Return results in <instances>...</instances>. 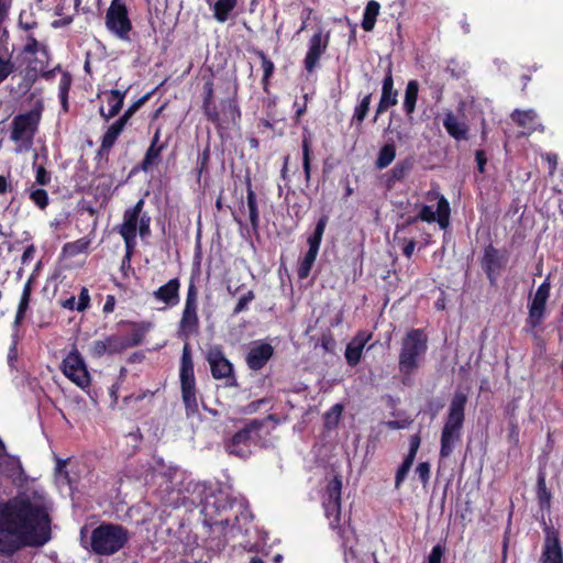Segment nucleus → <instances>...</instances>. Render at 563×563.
Returning <instances> with one entry per match:
<instances>
[{
	"instance_id": "25",
	"label": "nucleus",
	"mask_w": 563,
	"mask_h": 563,
	"mask_svg": "<svg viewBox=\"0 0 563 563\" xmlns=\"http://www.w3.org/2000/svg\"><path fill=\"white\" fill-rule=\"evenodd\" d=\"M428 199H438V206H437V219L439 225L441 229H446L449 225V219H450V205L449 201L443 197L440 196L435 191H429L428 192Z\"/></svg>"
},
{
	"instance_id": "20",
	"label": "nucleus",
	"mask_w": 563,
	"mask_h": 563,
	"mask_svg": "<svg viewBox=\"0 0 563 563\" xmlns=\"http://www.w3.org/2000/svg\"><path fill=\"white\" fill-rule=\"evenodd\" d=\"M397 97H398V92H397V90L394 89V80H393L391 71L389 69L387 76L385 77V79L383 81L382 96H380L378 107L376 109V115L374 118L375 121L377 120V117L379 114L384 113L388 108L397 104V102H398Z\"/></svg>"
},
{
	"instance_id": "10",
	"label": "nucleus",
	"mask_w": 563,
	"mask_h": 563,
	"mask_svg": "<svg viewBox=\"0 0 563 563\" xmlns=\"http://www.w3.org/2000/svg\"><path fill=\"white\" fill-rule=\"evenodd\" d=\"M262 427V422L252 420L242 430L238 431L228 444L230 454H234L239 457L249 456L251 454V445L256 442L258 431Z\"/></svg>"
},
{
	"instance_id": "3",
	"label": "nucleus",
	"mask_w": 563,
	"mask_h": 563,
	"mask_svg": "<svg viewBox=\"0 0 563 563\" xmlns=\"http://www.w3.org/2000/svg\"><path fill=\"white\" fill-rule=\"evenodd\" d=\"M130 539L126 528L117 523H101L95 528L90 536L89 547L98 555H112L122 550Z\"/></svg>"
},
{
	"instance_id": "38",
	"label": "nucleus",
	"mask_w": 563,
	"mask_h": 563,
	"mask_svg": "<svg viewBox=\"0 0 563 563\" xmlns=\"http://www.w3.org/2000/svg\"><path fill=\"white\" fill-rule=\"evenodd\" d=\"M157 135L154 137L151 146L146 151L145 157L142 163V169L148 170L158 161L161 154V147H156Z\"/></svg>"
},
{
	"instance_id": "58",
	"label": "nucleus",
	"mask_w": 563,
	"mask_h": 563,
	"mask_svg": "<svg viewBox=\"0 0 563 563\" xmlns=\"http://www.w3.org/2000/svg\"><path fill=\"white\" fill-rule=\"evenodd\" d=\"M542 157L548 162L550 174L553 175L558 165V156L553 153H547Z\"/></svg>"
},
{
	"instance_id": "12",
	"label": "nucleus",
	"mask_w": 563,
	"mask_h": 563,
	"mask_svg": "<svg viewBox=\"0 0 563 563\" xmlns=\"http://www.w3.org/2000/svg\"><path fill=\"white\" fill-rule=\"evenodd\" d=\"M328 223V217L323 216L319 219L314 232L311 236L308 238L309 250L306 253L305 257L299 264L298 276L301 279H305L309 276L312 265L317 258L319 247L321 244L322 235L324 233L325 227Z\"/></svg>"
},
{
	"instance_id": "43",
	"label": "nucleus",
	"mask_w": 563,
	"mask_h": 563,
	"mask_svg": "<svg viewBox=\"0 0 563 563\" xmlns=\"http://www.w3.org/2000/svg\"><path fill=\"white\" fill-rule=\"evenodd\" d=\"M413 461L415 460H411L406 456L405 461L402 462V464L400 465V467L398 468L397 474H396V481H395L396 488H399L400 484L406 478L408 472L410 471V468L413 464Z\"/></svg>"
},
{
	"instance_id": "1",
	"label": "nucleus",
	"mask_w": 563,
	"mask_h": 563,
	"mask_svg": "<svg viewBox=\"0 0 563 563\" xmlns=\"http://www.w3.org/2000/svg\"><path fill=\"white\" fill-rule=\"evenodd\" d=\"M51 503L42 488L27 487L0 504V553L40 548L52 538Z\"/></svg>"
},
{
	"instance_id": "44",
	"label": "nucleus",
	"mask_w": 563,
	"mask_h": 563,
	"mask_svg": "<svg viewBox=\"0 0 563 563\" xmlns=\"http://www.w3.org/2000/svg\"><path fill=\"white\" fill-rule=\"evenodd\" d=\"M205 88V110H206V113L208 114V117L211 119V120H216L218 114L214 112L212 113L210 111V103H211V100H212V96H213V86H212V82L211 81H208L203 86Z\"/></svg>"
},
{
	"instance_id": "52",
	"label": "nucleus",
	"mask_w": 563,
	"mask_h": 563,
	"mask_svg": "<svg viewBox=\"0 0 563 563\" xmlns=\"http://www.w3.org/2000/svg\"><path fill=\"white\" fill-rule=\"evenodd\" d=\"M254 299L253 291H247L245 295H243L234 309V313H240L244 311L247 308V305Z\"/></svg>"
},
{
	"instance_id": "17",
	"label": "nucleus",
	"mask_w": 563,
	"mask_h": 563,
	"mask_svg": "<svg viewBox=\"0 0 563 563\" xmlns=\"http://www.w3.org/2000/svg\"><path fill=\"white\" fill-rule=\"evenodd\" d=\"M506 263L507 256L505 254L499 253V251L492 245L485 249L482 266L490 282L495 280L500 271L505 267Z\"/></svg>"
},
{
	"instance_id": "33",
	"label": "nucleus",
	"mask_w": 563,
	"mask_h": 563,
	"mask_svg": "<svg viewBox=\"0 0 563 563\" xmlns=\"http://www.w3.org/2000/svg\"><path fill=\"white\" fill-rule=\"evenodd\" d=\"M123 128L124 119H119L113 124H111L102 137L101 147L103 150L112 147Z\"/></svg>"
},
{
	"instance_id": "62",
	"label": "nucleus",
	"mask_w": 563,
	"mask_h": 563,
	"mask_svg": "<svg viewBox=\"0 0 563 563\" xmlns=\"http://www.w3.org/2000/svg\"><path fill=\"white\" fill-rule=\"evenodd\" d=\"M114 305H115L114 296H112V295L107 296L106 302L103 305V311L106 313L112 312L114 309Z\"/></svg>"
},
{
	"instance_id": "39",
	"label": "nucleus",
	"mask_w": 563,
	"mask_h": 563,
	"mask_svg": "<svg viewBox=\"0 0 563 563\" xmlns=\"http://www.w3.org/2000/svg\"><path fill=\"white\" fill-rule=\"evenodd\" d=\"M372 93L366 95L354 109L353 120L361 124L369 110Z\"/></svg>"
},
{
	"instance_id": "56",
	"label": "nucleus",
	"mask_w": 563,
	"mask_h": 563,
	"mask_svg": "<svg viewBox=\"0 0 563 563\" xmlns=\"http://www.w3.org/2000/svg\"><path fill=\"white\" fill-rule=\"evenodd\" d=\"M416 473L419 475L421 482L426 484L430 475V465L428 463H420L416 467Z\"/></svg>"
},
{
	"instance_id": "35",
	"label": "nucleus",
	"mask_w": 563,
	"mask_h": 563,
	"mask_svg": "<svg viewBox=\"0 0 563 563\" xmlns=\"http://www.w3.org/2000/svg\"><path fill=\"white\" fill-rule=\"evenodd\" d=\"M341 490H342V481L340 476H334V478L328 484L325 489V499L327 503H336L341 501Z\"/></svg>"
},
{
	"instance_id": "24",
	"label": "nucleus",
	"mask_w": 563,
	"mask_h": 563,
	"mask_svg": "<svg viewBox=\"0 0 563 563\" xmlns=\"http://www.w3.org/2000/svg\"><path fill=\"white\" fill-rule=\"evenodd\" d=\"M443 125L448 133L456 140H466L468 126L460 121L452 112H448L443 120Z\"/></svg>"
},
{
	"instance_id": "55",
	"label": "nucleus",
	"mask_w": 563,
	"mask_h": 563,
	"mask_svg": "<svg viewBox=\"0 0 563 563\" xmlns=\"http://www.w3.org/2000/svg\"><path fill=\"white\" fill-rule=\"evenodd\" d=\"M262 59V68L264 70V80H267L269 76L273 74L274 64L271 59H268L263 53H260Z\"/></svg>"
},
{
	"instance_id": "27",
	"label": "nucleus",
	"mask_w": 563,
	"mask_h": 563,
	"mask_svg": "<svg viewBox=\"0 0 563 563\" xmlns=\"http://www.w3.org/2000/svg\"><path fill=\"white\" fill-rule=\"evenodd\" d=\"M207 2L213 7L214 18L220 23L228 20L229 13L236 5V0H207Z\"/></svg>"
},
{
	"instance_id": "51",
	"label": "nucleus",
	"mask_w": 563,
	"mask_h": 563,
	"mask_svg": "<svg viewBox=\"0 0 563 563\" xmlns=\"http://www.w3.org/2000/svg\"><path fill=\"white\" fill-rule=\"evenodd\" d=\"M538 497L541 504L549 503L550 500V493L547 489L545 479L543 476H540L538 479Z\"/></svg>"
},
{
	"instance_id": "4",
	"label": "nucleus",
	"mask_w": 563,
	"mask_h": 563,
	"mask_svg": "<svg viewBox=\"0 0 563 563\" xmlns=\"http://www.w3.org/2000/svg\"><path fill=\"white\" fill-rule=\"evenodd\" d=\"M428 349V338L420 329L410 330L401 342L399 371L410 375L419 368Z\"/></svg>"
},
{
	"instance_id": "54",
	"label": "nucleus",
	"mask_w": 563,
	"mask_h": 563,
	"mask_svg": "<svg viewBox=\"0 0 563 563\" xmlns=\"http://www.w3.org/2000/svg\"><path fill=\"white\" fill-rule=\"evenodd\" d=\"M443 554L444 548L441 544L434 545L428 556V563H441Z\"/></svg>"
},
{
	"instance_id": "7",
	"label": "nucleus",
	"mask_w": 563,
	"mask_h": 563,
	"mask_svg": "<svg viewBox=\"0 0 563 563\" xmlns=\"http://www.w3.org/2000/svg\"><path fill=\"white\" fill-rule=\"evenodd\" d=\"M199 329L198 317V292L194 284L188 286L185 307L183 310L181 319L179 321V336L188 339L190 335L196 334Z\"/></svg>"
},
{
	"instance_id": "23",
	"label": "nucleus",
	"mask_w": 563,
	"mask_h": 563,
	"mask_svg": "<svg viewBox=\"0 0 563 563\" xmlns=\"http://www.w3.org/2000/svg\"><path fill=\"white\" fill-rule=\"evenodd\" d=\"M0 473L12 478L14 482L20 481L23 475L20 460L5 453L0 457Z\"/></svg>"
},
{
	"instance_id": "53",
	"label": "nucleus",
	"mask_w": 563,
	"mask_h": 563,
	"mask_svg": "<svg viewBox=\"0 0 563 563\" xmlns=\"http://www.w3.org/2000/svg\"><path fill=\"white\" fill-rule=\"evenodd\" d=\"M437 211H434L432 207L423 206L418 218L426 222H434L437 219Z\"/></svg>"
},
{
	"instance_id": "42",
	"label": "nucleus",
	"mask_w": 563,
	"mask_h": 563,
	"mask_svg": "<svg viewBox=\"0 0 563 563\" xmlns=\"http://www.w3.org/2000/svg\"><path fill=\"white\" fill-rule=\"evenodd\" d=\"M310 141L307 137L302 140V166L306 175V179L310 178Z\"/></svg>"
},
{
	"instance_id": "13",
	"label": "nucleus",
	"mask_w": 563,
	"mask_h": 563,
	"mask_svg": "<svg viewBox=\"0 0 563 563\" xmlns=\"http://www.w3.org/2000/svg\"><path fill=\"white\" fill-rule=\"evenodd\" d=\"M128 346H130V343L126 339L118 335H110L102 340L93 341L89 347V351L92 356L101 357L107 353H119L125 350Z\"/></svg>"
},
{
	"instance_id": "59",
	"label": "nucleus",
	"mask_w": 563,
	"mask_h": 563,
	"mask_svg": "<svg viewBox=\"0 0 563 563\" xmlns=\"http://www.w3.org/2000/svg\"><path fill=\"white\" fill-rule=\"evenodd\" d=\"M342 412V406L341 405H334L329 413H327V420L328 423L330 422V419L333 418V423L335 424L338 422V419Z\"/></svg>"
},
{
	"instance_id": "26",
	"label": "nucleus",
	"mask_w": 563,
	"mask_h": 563,
	"mask_svg": "<svg viewBox=\"0 0 563 563\" xmlns=\"http://www.w3.org/2000/svg\"><path fill=\"white\" fill-rule=\"evenodd\" d=\"M124 96H125V92H121L120 90H117V89L111 90L110 96L108 98L109 109L106 112L104 108L101 107L100 114L106 120H109V119L115 117L123 106Z\"/></svg>"
},
{
	"instance_id": "63",
	"label": "nucleus",
	"mask_w": 563,
	"mask_h": 563,
	"mask_svg": "<svg viewBox=\"0 0 563 563\" xmlns=\"http://www.w3.org/2000/svg\"><path fill=\"white\" fill-rule=\"evenodd\" d=\"M321 345L325 351H331L334 345V341L330 335H323L321 339Z\"/></svg>"
},
{
	"instance_id": "28",
	"label": "nucleus",
	"mask_w": 563,
	"mask_h": 563,
	"mask_svg": "<svg viewBox=\"0 0 563 563\" xmlns=\"http://www.w3.org/2000/svg\"><path fill=\"white\" fill-rule=\"evenodd\" d=\"M180 382H181V384L195 383L194 363L191 360L188 344H185L184 350H183L181 365H180Z\"/></svg>"
},
{
	"instance_id": "49",
	"label": "nucleus",
	"mask_w": 563,
	"mask_h": 563,
	"mask_svg": "<svg viewBox=\"0 0 563 563\" xmlns=\"http://www.w3.org/2000/svg\"><path fill=\"white\" fill-rule=\"evenodd\" d=\"M31 199L41 209H44L48 202L47 192L43 189L33 190L31 192Z\"/></svg>"
},
{
	"instance_id": "50",
	"label": "nucleus",
	"mask_w": 563,
	"mask_h": 563,
	"mask_svg": "<svg viewBox=\"0 0 563 563\" xmlns=\"http://www.w3.org/2000/svg\"><path fill=\"white\" fill-rule=\"evenodd\" d=\"M89 302H90L89 291L86 287H82L80 290L79 297L77 299L76 310L79 312L86 310L89 306Z\"/></svg>"
},
{
	"instance_id": "8",
	"label": "nucleus",
	"mask_w": 563,
	"mask_h": 563,
	"mask_svg": "<svg viewBox=\"0 0 563 563\" xmlns=\"http://www.w3.org/2000/svg\"><path fill=\"white\" fill-rule=\"evenodd\" d=\"M106 26L121 40H129L132 23L128 16L125 4L121 0H112L106 14Z\"/></svg>"
},
{
	"instance_id": "40",
	"label": "nucleus",
	"mask_w": 563,
	"mask_h": 563,
	"mask_svg": "<svg viewBox=\"0 0 563 563\" xmlns=\"http://www.w3.org/2000/svg\"><path fill=\"white\" fill-rule=\"evenodd\" d=\"M247 207L250 210V221L254 229L258 227V211H257V203H256V197L254 191L249 188L247 190Z\"/></svg>"
},
{
	"instance_id": "14",
	"label": "nucleus",
	"mask_w": 563,
	"mask_h": 563,
	"mask_svg": "<svg viewBox=\"0 0 563 563\" xmlns=\"http://www.w3.org/2000/svg\"><path fill=\"white\" fill-rule=\"evenodd\" d=\"M329 44V34L323 35L322 31L316 32L309 41V49L305 57V67L311 73L321 55L325 52Z\"/></svg>"
},
{
	"instance_id": "64",
	"label": "nucleus",
	"mask_w": 563,
	"mask_h": 563,
	"mask_svg": "<svg viewBox=\"0 0 563 563\" xmlns=\"http://www.w3.org/2000/svg\"><path fill=\"white\" fill-rule=\"evenodd\" d=\"M62 305L66 309L76 310L77 299L74 296H71L68 299L64 300Z\"/></svg>"
},
{
	"instance_id": "19",
	"label": "nucleus",
	"mask_w": 563,
	"mask_h": 563,
	"mask_svg": "<svg viewBox=\"0 0 563 563\" xmlns=\"http://www.w3.org/2000/svg\"><path fill=\"white\" fill-rule=\"evenodd\" d=\"M179 279L173 278L153 292V298L164 305L159 308L161 310L176 306L179 302Z\"/></svg>"
},
{
	"instance_id": "60",
	"label": "nucleus",
	"mask_w": 563,
	"mask_h": 563,
	"mask_svg": "<svg viewBox=\"0 0 563 563\" xmlns=\"http://www.w3.org/2000/svg\"><path fill=\"white\" fill-rule=\"evenodd\" d=\"M36 180L41 185H46L49 180V175L44 167H38L36 170Z\"/></svg>"
},
{
	"instance_id": "11",
	"label": "nucleus",
	"mask_w": 563,
	"mask_h": 563,
	"mask_svg": "<svg viewBox=\"0 0 563 563\" xmlns=\"http://www.w3.org/2000/svg\"><path fill=\"white\" fill-rule=\"evenodd\" d=\"M207 361L214 379H225L227 386H236L233 364L225 357L220 346L208 350Z\"/></svg>"
},
{
	"instance_id": "15",
	"label": "nucleus",
	"mask_w": 563,
	"mask_h": 563,
	"mask_svg": "<svg viewBox=\"0 0 563 563\" xmlns=\"http://www.w3.org/2000/svg\"><path fill=\"white\" fill-rule=\"evenodd\" d=\"M549 296L550 283L545 280L537 289L529 306V322L532 327H537L541 322Z\"/></svg>"
},
{
	"instance_id": "5",
	"label": "nucleus",
	"mask_w": 563,
	"mask_h": 563,
	"mask_svg": "<svg viewBox=\"0 0 563 563\" xmlns=\"http://www.w3.org/2000/svg\"><path fill=\"white\" fill-rule=\"evenodd\" d=\"M40 120L41 109H32L13 118L10 140L16 144V153L29 152L32 148Z\"/></svg>"
},
{
	"instance_id": "9",
	"label": "nucleus",
	"mask_w": 563,
	"mask_h": 563,
	"mask_svg": "<svg viewBox=\"0 0 563 563\" xmlns=\"http://www.w3.org/2000/svg\"><path fill=\"white\" fill-rule=\"evenodd\" d=\"M63 374L81 389L89 387L90 374L77 349L71 350L62 362Z\"/></svg>"
},
{
	"instance_id": "21",
	"label": "nucleus",
	"mask_w": 563,
	"mask_h": 563,
	"mask_svg": "<svg viewBox=\"0 0 563 563\" xmlns=\"http://www.w3.org/2000/svg\"><path fill=\"white\" fill-rule=\"evenodd\" d=\"M368 339L369 334L360 332L351 340L345 350V358L349 365L355 366L360 362Z\"/></svg>"
},
{
	"instance_id": "57",
	"label": "nucleus",
	"mask_w": 563,
	"mask_h": 563,
	"mask_svg": "<svg viewBox=\"0 0 563 563\" xmlns=\"http://www.w3.org/2000/svg\"><path fill=\"white\" fill-rule=\"evenodd\" d=\"M419 446H420V437L418 434H415L410 438V449L407 454V457L415 460Z\"/></svg>"
},
{
	"instance_id": "6",
	"label": "nucleus",
	"mask_w": 563,
	"mask_h": 563,
	"mask_svg": "<svg viewBox=\"0 0 563 563\" xmlns=\"http://www.w3.org/2000/svg\"><path fill=\"white\" fill-rule=\"evenodd\" d=\"M144 201L140 199L133 208L125 210L123 222L119 229V233L125 243L128 258L131 256L135 246L136 232L139 231L142 238L150 234L151 218L146 214L141 216Z\"/></svg>"
},
{
	"instance_id": "41",
	"label": "nucleus",
	"mask_w": 563,
	"mask_h": 563,
	"mask_svg": "<svg viewBox=\"0 0 563 563\" xmlns=\"http://www.w3.org/2000/svg\"><path fill=\"white\" fill-rule=\"evenodd\" d=\"M411 167V164L409 162H402L397 164L391 170H390V178L389 181H399L405 178V176L408 174L409 169Z\"/></svg>"
},
{
	"instance_id": "31",
	"label": "nucleus",
	"mask_w": 563,
	"mask_h": 563,
	"mask_svg": "<svg viewBox=\"0 0 563 563\" xmlns=\"http://www.w3.org/2000/svg\"><path fill=\"white\" fill-rule=\"evenodd\" d=\"M419 84L416 80H410L407 84L404 99V109L407 114L415 111L416 102L418 99Z\"/></svg>"
},
{
	"instance_id": "22",
	"label": "nucleus",
	"mask_w": 563,
	"mask_h": 563,
	"mask_svg": "<svg viewBox=\"0 0 563 563\" xmlns=\"http://www.w3.org/2000/svg\"><path fill=\"white\" fill-rule=\"evenodd\" d=\"M511 119L521 128L526 129L528 133L540 129L543 131V126L538 121V114L534 110H515L511 113Z\"/></svg>"
},
{
	"instance_id": "32",
	"label": "nucleus",
	"mask_w": 563,
	"mask_h": 563,
	"mask_svg": "<svg viewBox=\"0 0 563 563\" xmlns=\"http://www.w3.org/2000/svg\"><path fill=\"white\" fill-rule=\"evenodd\" d=\"M396 157V146L394 143L385 144L378 152L375 165L378 169L389 166Z\"/></svg>"
},
{
	"instance_id": "48",
	"label": "nucleus",
	"mask_w": 563,
	"mask_h": 563,
	"mask_svg": "<svg viewBox=\"0 0 563 563\" xmlns=\"http://www.w3.org/2000/svg\"><path fill=\"white\" fill-rule=\"evenodd\" d=\"M70 76L67 74H64L59 81V97L64 107H66L67 103V95L70 87Z\"/></svg>"
},
{
	"instance_id": "34",
	"label": "nucleus",
	"mask_w": 563,
	"mask_h": 563,
	"mask_svg": "<svg viewBox=\"0 0 563 563\" xmlns=\"http://www.w3.org/2000/svg\"><path fill=\"white\" fill-rule=\"evenodd\" d=\"M30 296H31V280L26 282V284L23 287V291L21 295L20 303L18 307V311L14 319V324L19 325L24 318L25 311L29 307L30 302Z\"/></svg>"
},
{
	"instance_id": "46",
	"label": "nucleus",
	"mask_w": 563,
	"mask_h": 563,
	"mask_svg": "<svg viewBox=\"0 0 563 563\" xmlns=\"http://www.w3.org/2000/svg\"><path fill=\"white\" fill-rule=\"evenodd\" d=\"M25 46H24V52L27 53V54H36L38 51L41 49H44V45H42L40 42H37V40L32 35V34H27L25 36Z\"/></svg>"
},
{
	"instance_id": "16",
	"label": "nucleus",
	"mask_w": 563,
	"mask_h": 563,
	"mask_svg": "<svg viewBox=\"0 0 563 563\" xmlns=\"http://www.w3.org/2000/svg\"><path fill=\"white\" fill-rule=\"evenodd\" d=\"M541 563H563V551L558 534L551 530H545L543 550L540 558Z\"/></svg>"
},
{
	"instance_id": "37",
	"label": "nucleus",
	"mask_w": 563,
	"mask_h": 563,
	"mask_svg": "<svg viewBox=\"0 0 563 563\" xmlns=\"http://www.w3.org/2000/svg\"><path fill=\"white\" fill-rule=\"evenodd\" d=\"M325 516L330 521V526L332 528H336L340 525V515H341V501L336 503H327L323 501Z\"/></svg>"
},
{
	"instance_id": "36",
	"label": "nucleus",
	"mask_w": 563,
	"mask_h": 563,
	"mask_svg": "<svg viewBox=\"0 0 563 563\" xmlns=\"http://www.w3.org/2000/svg\"><path fill=\"white\" fill-rule=\"evenodd\" d=\"M38 25L34 13L31 10H22L19 14L18 26L23 31H32Z\"/></svg>"
},
{
	"instance_id": "47",
	"label": "nucleus",
	"mask_w": 563,
	"mask_h": 563,
	"mask_svg": "<svg viewBox=\"0 0 563 563\" xmlns=\"http://www.w3.org/2000/svg\"><path fill=\"white\" fill-rule=\"evenodd\" d=\"M14 70V64L10 58H3L0 56V84L8 78Z\"/></svg>"
},
{
	"instance_id": "45",
	"label": "nucleus",
	"mask_w": 563,
	"mask_h": 563,
	"mask_svg": "<svg viewBox=\"0 0 563 563\" xmlns=\"http://www.w3.org/2000/svg\"><path fill=\"white\" fill-rule=\"evenodd\" d=\"M89 244H90V240L84 238V239L77 240L74 243L67 244L65 246V249L69 254L75 255V254L85 252L88 249Z\"/></svg>"
},
{
	"instance_id": "2",
	"label": "nucleus",
	"mask_w": 563,
	"mask_h": 563,
	"mask_svg": "<svg viewBox=\"0 0 563 563\" xmlns=\"http://www.w3.org/2000/svg\"><path fill=\"white\" fill-rule=\"evenodd\" d=\"M466 400L467 398L463 393H456L450 402L448 417L441 433L440 456L443 459L449 457L461 442Z\"/></svg>"
},
{
	"instance_id": "61",
	"label": "nucleus",
	"mask_w": 563,
	"mask_h": 563,
	"mask_svg": "<svg viewBox=\"0 0 563 563\" xmlns=\"http://www.w3.org/2000/svg\"><path fill=\"white\" fill-rule=\"evenodd\" d=\"M476 162H477L478 170L481 173H483L485 169V164H486V156L483 151H476Z\"/></svg>"
},
{
	"instance_id": "18",
	"label": "nucleus",
	"mask_w": 563,
	"mask_h": 563,
	"mask_svg": "<svg viewBox=\"0 0 563 563\" xmlns=\"http://www.w3.org/2000/svg\"><path fill=\"white\" fill-rule=\"evenodd\" d=\"M273 352L274 349L269 343L254 342L246 355L247 366L253 371L263 368L272 357Z\"/></svg>"
},
{
	"instance_id": "29",
	"label": "nucleus",
	"mask_w": 563,
	"mask_h": 563,
	"mask_svg": "<svg viewBox=\"0 0 563 563\" xmlns=\"http://www.w3.org/2000/svg\"><path fill=\"white\" fill-rule=\"evenodd\" d=\"M181 395L186 406L187 415H194L198 412L195 383L181 384Z\"/></svg>"
},
{
	"instance_id": "30",
	"label": "nucleus",
	"mask_w": 563,
	"mask_h": 563,
	"mask_svg": "<svg viewBox=\"0 0 563 563\" xmlns=\"http://www.w3.org/2000/svg\"><path fill=\"white\" fill-rule=\"evenodd\" d=\"M379 10L380 4L377 1L371 0L367 2L362 21V27L365 31L369 32L374 29Z\"/></svg>"
}]
</instances>
